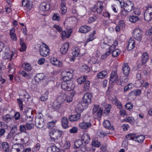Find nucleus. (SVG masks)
<instances>
[{
	"instance_id": "b1692460",
	"label": "nucleus",
	"mask_w": 152,
	"mask_h": 152,
	"mask_svg": "<svg viewBox=\"0 0 152 152\" xmlns=\"http://www.w3.org/2000/svg\"><path fill=\"white\" fill-rule=\"evenodd\" d=\"M66 0H61V10L62 14H65L66 12Z\"/></svg>"
},
{
	"instance_id": "864d4df0",
	"label": "nucleus",
	"mask_w": 152,
	"mask_h": 152,
	"mask_svg": "<svg viewBox=\"0 0 152 152\" xmlns=\"http://www.w3.org/2000/svg\"><path fill=\"white\" fill-rule=\"evenodd\" d=\"M118 25L122 29L125 28V22L123 20L119 21L118 22Z\"/></svg>"
},
{
	"instance_id": "ddd939ff",
	"label": "nucleus",
	"mask_w": 152,
	"mask_h": 152,
	"mask_svg": "<svg viewBox=\"0 0 152 152\" xmlns=\"http://www.w3.org/2000/svg\"><path fill=\"white\" fill-rule=\"evenodd\" d=\"M128 76H126L120 77V78L118 79L116 81L117 84L121 85H124V83H127L128 81Z\"/></svg>"
},
{
	"instance_id": "338daca9",
	"label": "nucleus",
	"mask_w": 152,
	"mask_h": 152,
	"mask_svg": "<svg viewBox=\"0 0 152 152\" xmlns=\"http://www.w3.org/2000/svg\"><path fill=\"white\" fill-rule=\"evenodd\" d=\"M17 101L18 103V105L19 106L21 110H23V102L21 100V99H17Z\"/></svg>"
},
{
	"instance_id": "6e6d98bb",
	"label": "nucleus",
	"mask_w": 152,
	"mask_h": 152,
	"mask_svg": "<svg viewBox=\"0 0 152 152\" xmlns=\"http://www.w3.org/2000/svg\"><path fill=\"white\" fill-rule=\"evenodd\" d=\"M66 92L65 91L64 92H63L61 93L60 95V97L63 99V101H65L67 97V95L66 94Z\"/></svg>"
},
{
	"instance_id": "f257e3e1",
	"label": "nucleus",
	"mask_w": 152,
	"mask_h": 152,
	"mask_svg": "<svg viewBox=\"0 0 152 152\" xmlns=\"http://www.w3.org/2000/svg\"><path fill=\"white\" fill-rule=\"evenodd\" d=\"M75 147L76 148H80L81 150L84 152H94V150L92 148H88L85 145L81 140H76L74 143Z\"/></svg>"
},
{
	"instance_id": "393cba45",
	"label": "nucleus",
	"mask_w": 152,
	"mask_h": 152,
	"mask_svg": "<svg viewBox=\"0 0 152 152\" xmlns=\"http://www.w3.org/2000/svg\"><path fill=\"white\" fill-rule=\"evenodd\" d=\"M135 43L134 40L130 39L127 46L128 50L131 51L133 50L135 47Z\"/></svg>"
},
{
	"instance_id": "c85d7f7f",
	"label": "nucleus",
	"mask_w": 152,
	"mask_h": 152,
	"mask_svg": "<svg viewBox=\"0 0 152 152\" xmlns=\"http://www.w3.org/2000/svg\"><path fill=\"white\" fill-rule=\"evenodd\" d=\"M61 106V102H58V100H56L53 102L52 107L55 110H57L60 108Z\"/></svg>"
},
{
	"instance_id": "680f3d73",
	"label": "nucleus",
	"mask_w": 152,
	"mask_h": 152,
	"mask_svg": "<svg viewBox=\"0 0 152 152\" xmlns=\"http://www.w3.org/2000/svg\"><path fill=\"white\" fill-rule=\"evenodd\" d=\"M20 148H12L13 152L16 151L17 152H23V148L22 147H19Z\"/></svg>"
},
{
	"instance_id": "9b49d317",
	"label": "nucleus",
	"mask_w": 152,
	"mask_h": 152,
	"mask_svg": "<svg viewBox=\"0 0 152 152\" xmlns=\"http://www.w3.org/2000/svg\"><path fill=\"white\" fill-rule=\"evenodd\" d=\"M88 106L87 105H86V104H84L82 102L77 105L75 109V111L77 113L80 114L83 110L86 108Z\"/></svg>"
},
{
	"instance_id": "6ab92c4d",
	"label": "nucleus",
	"mask_w": 152,
	"mask_h": 152,
	"mask_svg": "<svg viewBox=\"0 0 152 152\" xmlns=\"http://www.w3.org/2000/svg\"><path fill=\"white\" fill-rule=\"evenodd\" d=\"M40 48V53L41 56H43L45 57L48 55L50 51L49 49L47 50L45 48H41V46H39Z\"/></svg>"
},
{
	"instance_id": "49530a36",
	"label": "nucleus",
	"mask_w": 152,
	"mask_h": 152,
	"mask_svg": "<svg viewBox=\"0 0 152 152\" xmlns=\"http://www.w3.org/2000/svg\"><path fill=\"white\" fill-rule=\"evenodd\" d=\"M111 108V105L109 104L106 105L105 107V109L104 110V113H106L107 114H108L110 113Z\"/></svg>"
},
{
	"instance_id": "e2e57ef3",
	"label": "nucleus",
	"mask_w": 152,
	"mask_h": 152,
	"mask_svg": "<svg viewBox=\"0 0 152 152\" xmlns=\"http://www.w3.org/2000/svg\"><path fill=\"white\" fill-rule=\"evenodd\" d=\"M48 96L46 94H44L40 97V99L42 101H45L48 99Z\"/></svg>"
},
{
	"instance_id": "c03bdc74",
	"label": "nucleus",
	"mask_w": 152,
	"mask_h": 152,
	"mask_svg": "<svg viewBox=\"0 0 152 152\" xmlns=\"http://www.w3.org/2000/svg\"><path fill=\"white\" fill-rule=\"evenodd\" d=\"M110 46L108 45L107 43L105 42L104 41H102L101 44V48L106 49L109 48V49H110Z\"/></svg>"
},
{
	"instance_id": "dca6fc26",
	"label": "nucleus",
	"mask_w": 152,
	"mask_h": 152,
	"mask_svg": "<svg viewBox=\"0 0 152 152\" xmlns=\"http://www.w3.org/2000/svg\"><path fill=\"white\" fill-rule=\"evenodd\" d=\"M50 4L43 2L40 5L39 9L40 10L45 11L50 9Z\"/></svg>"
},
{
	"instance_id": "412c9836",
	"label": "nucleus",
	"mask_w": 152,
	"mask_h": 152,
	"mask_svg": "<svg viewBox=\"0 0 152 152\" xmlns=\"http://www.w3.org/2000/svg\"><path fill=\"white\" fill-rule=\"evenodd\" d=\"M80 117V114L77 113L76 114L71 115L69 117V119L70 121H75L78 120Z\"/></svg>"
},
{
	"instance_id": "72a5a7b5",
	"label": "nucleus",
	"mask_w": 152,
	"mask_h": 152,
	"mask_svg": "<svg viewBox=\"0 0 152 152\" xmlns=\"http://www.w3.org/2000/svg\"><path fill=\"white\" fill-rule=\"evenodd\" d=\"M96 6L97 9V12L100 13L102 12L103 7L102 2L98 1Z\"/></svg>"
},
{
	"instance_id": "4c0bfd02",
	"label": "nucleus",
	"mask_w": 152,
	"mask_h": 152,
	"mask_svg": "<svg viewBox=\"0 0 152 152\" xmlns=\"http://www.w3.org/2000/svg\"><path fill=\"white\" fill-rule=\"evenodd\" d=\"M2 146L4 150L6 152L10 151L9 144L6 142H4L2 144Z\"/></svg>"
},
{
	"instance_id": "39448f33",
	"label": "nucleus",
	"mask_w": 152,
	"mask_h": 152,
	"mask_svg": "<svg viewBox=\"0 0 152 152\" xmlns=\"http://www.w3.org/2000/svg\"><path fill=\"white\" fill-rule=\"evenodd\" d=\"M118 41H115L113 44L110 46V49L108 50L110 52V54L112 53V56L113 57H117L120 53V51L119 49H115V47L118 45Z\"/></svg>"
},
{
	"instance_id": "7ed1b4c3",
	"label": "nucleus",
	"mask_w": 152,
	"mask_h": 152,
	"mask_svg": "<svg viewBox=\"0 0 152 152\" xmlns=\"http://www.w3.org/2000/svg\"><path fill=\"white\" fill-rule=\"evenodd\" d=\"M120 3L122 8L128 12H131L134 7L133 2L129 0H124Z\"/></svg>"
},
{
	"instance_id": "052dcab7",
	"label": "nucleus",
	"mask_w": 152,
	"mask_h": 152,
	"mask_svg": "<svg viewBox=\"0 0 152 152\" xmlns=\"http://www.w3.org/2000/svg\"><path fill=\"white\" fill-rule=\"evenodd\" d=\"M78 131V128L75 126L73 127L69 130V132L72 134H74L77 133Z\"/></svg>"
},
{
	"instance_id": "cd10ccee",
	"label": "nucleus",
	"mask_w": 152,
	"mask_h": 152,
	"mask_svg": "<svg viewBox=\"0 0 152 152\" xmlns=\"http://www.w3.org/2000/svg\"><path fill=\"white\" fill-rule=\"evenodd\" d=\"M13 117L11 116L9 114H7L4 115L2 118L3 121L6 123H8L13 119Z\"/></svg>"
},
{
	"instance_id": "6e6552de",
	"label": "nucleus",
	"mask_w": 152,
	"mask_h": 152,
	"mask_svg": "<svg viewBox=\"0 0 152 152\" xmlns=\"http://www.w3.org/2000/svg\"><path fill=\"white\" fill-rule=\"evenodd\" d=\"M145 20L147 21H150L152 19V7H149L145 11L144 14Z\"/></svg>"
},
{
	"instance_id": "9d476101",
	"label": "nucleus",
	"mask_w": 152,
	"mask_h": 152,
	"mask_svg": "<svg viewBox=\"0 0 152 152\" xmlns=\"http://www.w3.org/2000/svg\"><path fill=\"white\" fill-rule=\"evenodd\" d=\"M92 124L90 121L88 122L83 121L79 124L80 127L83 130H87L92 126Z\"/></svg>"
},
{
	"instance_id": "bf43d9fd",
	"label": "nucleus",
	"mask_w": 152,
	"mask_h": 152,
	"mask_svg": "<svg viewBox=\"0 0 152 152\" xmlns=\"http://www.w3.org/2000/svg\"><path fill=\"white\" fill-rule=\"evenodd\" d=\"M67 82H63L61 84V88L64 90L67 91Z\"/></svg>"
},
{
	"instance_id": "0eeeda50",
	"label": "nucleus",
	"mask_w": 152,
	"mask_h": 152,
	"mask_svg": "<svg viewBox=\"0 0 152 152\" xmlns=\"http://www.w3.org/2000/svg\"><path fill=\"white\" fill-rule=\"evenodd\" d=\"M92 94L89 93L85 94L83 97L82 102L88 106V104L91 102V99Z\"/></svg>"
},
{
	"instance_id": "13d9d810",
	"label": "nucleus",
	"mask_w": 152,
	"mask_h": 152,
	"mask_svg": "<svg viewBox=\"0 0 152 152\" xmlns=\"http://www.w3.org/2000/svg\"><path fill=\"white\" fill-rule=\"evenodd\" d=\"M124 120L125 121L127 122H129L131 124L133 123L134 121L133 118L130 117L126 118L124 119Z\"/></svg>"
},
{
	"instance_id": "58836bf2",
	"label": "nucleus",
	"mask_w": 152,
	"mask_h": 152,
	"mask_svg": "<svg viewBox=\"0 0 152 152\" xmlns=\"http://www.w3.org/2000/svg\"><path fill=\"white\" fill-rule=\"evenodd\" d=\"M71 32L70 31H62L61 33V37L62 38L64 37L68 38L71 35Z\"/></svg>"
},
{
	"instance_id": "0e129e2a",
	"label": "nucleus",
	"mask_w": 152,
	"mask_h": 152,
	"mask_svg": "<svg viewBox=\"0 0 152 152\" xmlns=\"http://www.w3.org/2000/svg\"><path fill=\"white\" fill-rule=\"evenodd\" d=\"M103 109L101 107H100L99 110L97 111L96 114L98 117H100L102 116L103 113Z\"/></svg>"
},
{
	"instance_id": "2f4dec72",
	"label": "nucleus",
	"mask_w": 152,
	"mask_h": 152,
	"mask_svg": "<svg viewBox=\"0 0 152 152\" xmlns=\"http://www.w3.org/2000/svg\"><path fill=\"white\" fill-rule=\"evenodd\" d=\"M75 93V91H72L70 93L69 95L67 96L66 100V101L67 102H70L72 101L73 98Z\"/></svg>"
},
{
	"instance_id": "423d86ee",
	"label": "nucleus",
	"mask_w": 152,
	"mask_h": 152,
	"mask_svg": "<svg viewBox=\"0 0 152 152\" xmlns=\"http://www.w3.org/2000/svg\"><path fill=\"white\" fill-rule=\"evenodd\" d=\"M133 37L135 40L140 42L142 39V32L140 29L136 28L133 31Z\"/></svg>"
},
{
	"instance_id": "3c124183",
	"label": "nucleus",
	"mask_w": 152,
	"mask_h": 152,
	"mask_svg": "<svg viewBox=\"0 0 152 152\" xmlns=\"http://www.w3.org/2000/svg\"><path fill=\"white\" fill-rule=\"evenodd\" d=\"M52 19L53 20L59 21L60 20V17L59 14L57 13H54L52 17Z\"/></svg>"
},
{
	"instance_id": "8fccbe9b",
	"label": "nucleus",
	"mask_w": 152,
	"mask_h": 152,
	"mask_svg": "<svg viewBox=\"0 0 152 152\" xmlns=\"http://www.w3.org/2000/svg\"><path fill=\"white\" fill-rule=\"evenodd\" d=\"M56 122V121H52L49 122L47 125V127L49 129H52L55 126V124Z\"/></svg>"
},
{
	"instance_id": "37998d69",
	"label": "nucleus",
	"mask_w": 152,
	"mask_h": 152,
	"mask_svg": "<svg viewBox=\"0 0 152 152\" xmlns=\"http://www.w3.org/2000/svg\"><path fill=\"white\" fill-rule=\"evenodd\" d=\"M129 20L131 22L135 23L139 20V18L136 15H132L130 17Z\"/></svg>"
},
{
	"instance_id": "20e7f679",
	"label": "nucleus",
	"mask_w": 152,
	"mask_h": 152,
	"mask_svg": "<svg viewBox=\"0 0 152 152\" xmlns=\"http://www.w3.org/2000/svg\"><path fill=\"white\" fill-rule=\"evenodd\" d=\"M126 138L128 140H132L139 143L142 142L145 139L144 136L143 135L136 136L134 134H128L126 136Z\"/></svg>"
},
{
	"instance_id": "e433bc0d",
	"label": "nucleus",
	"mask_w": 152,
	"mask_h": 152,
	"mask_svg": "<svg viewBox=\"0 0 152 152\" xmlns=\"http://www.w3.org/2000/svg\"><path fill=\"white\" fill-rule=\"evenodd\" d=\"M148 58V56L147 53H144L142 55V64H144L147 61Z\"/></svg>"
},
{
	"instance_id": "603ef678",
	"label": "nucleus",
	"mask_w": 152,
	"mask_h": 152,
	"mask_svg": "<svg viewBox=\"0 0 152 152\" xmlns=\"http://www.w3.org/2000/svg\"><path fill=\"white\" fill-rule=\"evenodd\" d=\"M24 69L26 70L27 71H29L31 70L32 67L30 64L29 63H26L24 64Z\"/></svg>"
},
{
	"instance_id": "a878e982",
	"label": "nucleus",
	"mask_w": 152,
	"mask_h": 152,
	"mask_svg": "<svg viewBox=\"0 0 152 152\" xmlns=\"http://www.w3.org/2000/svg\"><path fill=\"white\" fill-rule=\"evenodd\" d=\"M122 70L124 75L128 76L130 69L127 64H125L123 65Z\"/></svg>"
},
{
	"instance_id": "79ce46f5",
	"label": "nucleus",
	"mask_w": 152,
	"mask_h": 152,
	"mask_svg": "<svg viewBox=\"0 0 152 152\" xmlns=\"http://www.w3.org/2000/svg\"><path fill=\"white\" fill-rule=\"evenodd\" d=\"M67 82V91H70L73 89L75 87V85L72 82Z\"/></svg>"
},
{
	"instance_id": "1a4fd4ad",
	"label": "nucleus",
	"mask_w": 152,
	"mask_h": 152,
	"mask_svg": "<svg viewBox=\"0 0 152 152\" xmlns=\"http://www.w3.org/2000/svg\"><path fill=\"white\" fill-rule=\"evenodd\" d=\"M22 6L23 7L26 6V9L28 11L30 10L33 6L32 1L28 0H22Z\"/></svg>"
},
{
	"instance_id": "f704fd0d",
	"label": "nucleus",
	"mask_w": 152,
	"mask_h": 152,
	"mask_svg": "<svg viewBox=\"0 0 152 152\" xmlns=\"http://www.w3.org/2000/svg\"><path fill=\"white\" fill-rule=\"evenodd\" d=\"M92 145L94 146L97 147H99L100 146L101 143L99 142L98 141L97 137H95L93 139Z\"/></svg>"
},
{
	"instance_id": "2eb2a0df",
	"label": "nucleus",
	"mask_w": 152,
	"mask_h": 152,
	"mask_svg": "<svg viewBox=\"0 0 152 152\" xmlns=\"http://www.w3.org/2000/svg\"><path fill=\"white\" fill-rule=\"evenodd\" d=\"M45 120L42 119L39 120L38 118H36L35 120V125L38 128H42L45 124Z\"/></svg>"
},
{
	"instance_id": "c9c22d12",
	"label": "nucleus",
	"mask_w": 152,
	"mask_h": 152,
	"mask_svg": "<svg viewBox=\"0 0 152 152\" xmlns=\"http://www.w3.org/2000/svg\"><path fill=\"white\" fill-rule=\"evenodd\" d=\"M59 149L55 146H50L47 148L48 152H58L59 151Z\"/></svg>"
},
{
	"instance_id": "de8ad7c7",
	"label": "nucleus",
	"mask_w": 152,
	"mask_h": 152,
	"mask_svg": "<svg viewBox=\"0 0 152 152\" xmlns=\"http://www.w3.org/2000/svg\"><path fill=\"white\" fill-rule=\"evenodd\" d=\"M82 71L86 73H88L90 72V69L88 66L85 65L82 66Z\"/></svg>"
},
{
	"instance_id": "09e8293b",
	"label": "nucleus",
	"mask_w": 152,
	"mask_h": 152,
	"mask_svg": "<svg viewBox=\"0 0 152 152\" xmlns=\"http://www.w3.org/2000/svg\"><path fill=\"white\" fill-rule=\"evenodd\" d=\"M7 68L9 71H11L13 72L15 69V65L14 64L12 63L9 64Z\"/></svg>"
},
{
	"instance_id": "ea45409f",
	"label": "nucleus",
	"mask_w": 152,
	"mask_h": 152,
	"mask_svg": "<svg viewBox=\"0 0 152 152\" xmlns=\"http://www.w3.org/2000/svg\"><path fill=\"white\" fill-rule=\"evenodd\" d=\"M13 56V53H10L9 52H5V55L4 56V58L5 59H7L9 61H10L12 58Z\"/></svg>"
},
{
	"instance_id": "7c9ffc66",
	"label": "nucleus",
	"mask_w": 152,
	"mask_h": 152,
	"mask_svg": "<svg viewBox=\"0 0 152 152\" xmlns=\"http://www.w3.org/2000/svg\"><path fill=\"white\" fill-rule=\"evenodd\" d=\"M62 125L64 129L68 127V120L67 118L65 117H63L61 120Z\"/></svg>"
},
{
	"instance_id": "aec40b11",
	"label": "nucleus",
	"mask_w": 152,
	"mask_h": 152,
	"mask_svg": "<svg viewBox=\"0 0 152 152\" xmlns=\"http://www.w3.org/2000/svg\"><path fill=\"white\" fill-rule=\"evenodd\" d=\"M26 110L27 109L25 110V111H26L25 114L27 117L26 120H28V119L29 118L30 120H28V121H31L33 120V118L34 116L32 111L31 109L29 110Z\"/></svg>"
},
{
	"instance_id": "473e14b6",
	"label": "nucleus",
	"mask_w": 152,
	"mask_h": 152,
	"mask_svg": "<svg viewBox=\"0 0 152 152\" xmlns=\"http://www.w3.org/2000/svg\"><path fill=\"white\" fill-rule=\"evenodd\" d=\"M51 63L53 65L59 67H61L62 66L61 62L59 61L56 58H54L53 60L51 61Z\"/></svg>"
},
{
	"instance_id": "69168bd1",
	"label": "nucleus",
	"mask_w": 152,
	"mask_h": 152,
	"mask_svg": "<svg viewBox=\"0 0 152 152\" xmlns=\"http://www.w3.org/2000/svg\"><path fill=\"white\" fill-rule=\"evenodd\" d=\"M125 107L127 109L130 110L133 108V105L131 103H128L125 104Z\"/></svg>"
},
{
	"instance_id": "f03ea898",
	"label": "nucleus",
	"mask_w": 152,
	"mask_h": 152,
	"mask_svg": "<svg viewBox=\"0 0 152 152\" xmlns=\"http://www.w3.org/2000/svg\"><path fill=\"white\" fill-rule=\"evenodd\" d=\"M62 134V132L56 129L49 131V135L51 140L57 142Z\"/></svg>"
},
{
	"instance_id": "4468645a",
	"label": "nucleus",
	"mask_w": 152,
	"mask_h": 152,
	"mask_svg": "<svg viewBox=\"0 0 152 152\" xmlns=\"http://www.w3.org/2000/svg\"><path fill=\"white\" fill-rule=\"evenodd\" d=\"M118 75L115 72H111L110 79L109 83H112L115 81L118 80Z\"/></svg>"
},
{
	"instance_id": "bb28decb",
	"label": "nucleus",
	"mask_w": 152,
	"mask_h": 152,
	"mask_svg": "<svg viewBox=\"0 0 152 152\" xmlns=\"http://www.w3.org/2000/svg\"><path fill=\"white\" fill-rule=\"evenodd\" d=\"M74 71L73 69L70 70L68 71H64L62 73V75H65L71 80L73 77Z\"/></svg>"
},
{
	"instance_id": "4be33fe9",
	"label": "nucleus",
	"mask_w": 152,
	"mask_h": 152,
	"mask_svg": "<svg viewBox=\"0 0 152 152\" xmlns=\"http://www.w3.org/2000/svg\"><path fill=\"white\" fill-rule=\"evenodd\" d=\"M20 74L23 76V77H25L27 79L30 78L32 75V74L23 70L20 71L19 72Z\"/></svg>"
},
{
	"instance_id": "f3484780",
	"label": "nucleus",
	"mask_w": 152,
	"mask_h": 152,
	"mask_svg": "<svg viewBox=\"0 0 152 152\" xmlns=\"http://www.w3.org/2000/svg\"><path fill=\"white\" fill-rule=\"evenodd\" d=\"M45 79V75L42 73L37 74L34 78L35 80L38 82H40Z\"/></svg>"
},
{
	"instance_id": "774afa93",
	"label": "nucleus",
	"mask_w": 152,
	"mask_h": 152,
	"mask_svg": "<svg viewBox=\"0 0 152 152\" xmlns=\"http://www.w3.org/2000/svg\"><path fill=\"white\" fill-rule=\"evenodd\" d=\"M110 54V53L109 51H107L104 54L102 55L101 56V58L102 59H105Z\"/></svg>"
},
{
	"instance_id": "c756f323",
	"label": "nucleus",
	"mask_w": 152,
	"mask_h": 152,
	"mask_svg": "<svg viewBox=\"0 0 152 152\" xmlns=\"http://www.w3.org/2000/svg\"><path fill=\"white\" fill-rule=\"evenodd\" d=\"M104 127L107 129L114 130V128L113 126L111 125L110 123L108 120H106L103 123Z\"/></svg>"
},
{
	"instance_id": "5fc2aeb1",
	"label": "nucleus",
	"mask_w": 152,
	"mask_h": 152,
	"mask_svg": "<svg viewBox=\"0 0 152 152\" xmlns=\"http://www.w3.org/2000/svg\"><path fill=\"white\" fill-rule=\"evenodd\" d=\"M112 102L113 104H116L117 106L121 104L120 101L115 97L112 99Z\"/></svg>"
},
{
	"instance_id": "5701e85b",
	"label": "nucleus",
	"mask_w": 152,
	"mask_h": 152,
	"mask_svg": "<svg viewBox=\"0 0 152 152\" xmlns=\"http://www.w3.org/2000/svg\"><path fill=\"white\" fill-rule=\"evenodd\" d=\"M91 28L86 25L82 26L79 29V31L80 32L85 33L89 31L91 29Z\"/></svg>"
},
{
	"instance_id": "a18cd8bd",
	"label": "nucleus",
	"mask_w": 152,
	"mask_h": 152,
	"mask_svg": "<svg viewBox=\"0 0 152 152\" xmlns=\"http://www.w3.org/2000/svg\"><path fill=\"white\" fill-rule=\"evenodd\" d=\"M90 88V82L86 81L84 84V90L85 91H88Z\"/></svg>"
},
{
	"instance_id": "f8f14e48",
	"label": "nucleus",
	"mask_w": 152,
	"mask_h": 152,
	"mask_svg": "<svg viewBox=\"0 0 152 152\" xmlns=\"http://www.w3.org/2000/svg\"><path fill=\"white\" fill-rule=\"evenodd\" d=\"M81 140L84 144L86 145L88 144L90 141L91 138L89 135L86 133H83L82 135Z\"/></svg>"
},
{
	"instance_id": "a19ab883",
	"label": "nucleus",
	"mask_w": 152,
	"mask_h": 152,
	"mask_svg": "<svg viewBox=\"0 0 152 152\" xmlns=\"http://www.w3.org/2000/svg\"><path fill=\"white\" fill-rule=\"evenodd\" d=\"M107 73V72L104 70L98 73L97 76L99 78H103L106 75Z\"/></svg>"
},
{
	"instance_id": "4d7b16f0",
	"label": "nucleus",
	"mask_w": 152,
	"mask_h": 152,
	"mask_svg": "<svg viewBox=\"0 0 152 152\" xmlns=\"http://www.w3.org/2000/svg\"><path fill=\"white\" fill-rule=\"evenodd\" d=\"M77 82L79 84H81L84 83L86 80V78L84 77H79L77 79Z\"/></svg>"
},
{
	"instance_id": "a211bd4d",
	"label": "nucleus",
	"mask_w": 152,
	"mask_h": 152,
	"mask_svg": "<svg viewBox=\"0 0 152 152\" xmlns=\"http://www.w3.org/2000/svg\"><path fill=\"white\" fill-rule=\"evenodd\" d=\"M69 46V43L64 44L60 49V51L62 54H65L67 52Z\"/></svg>"
}]
</instances>
